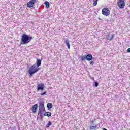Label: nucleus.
Returning a JSON list of instances; mask_svg holds the SVG:
<instances>
[{
	"mask_svg": "<svg viewBox=\"0 0 130 130\" xmlns=\"http://www.w3.org/2000/svg\"><path fill=\"white\" fill-rule=\"evenodd\" d=\"M85 59H87V55H82L81 57V60H82V61L85 60Z\"/></svg>",
	"mask_w": 130,
	"mask_h": 130,
	"instance_id": "12",
	"label": "nucleus"
},
{
	"mask_svg": "<svg viewBox=\"0 0 130 130\" xmlns=\"http://www.w3.org/2000/svg\"><path fill=\"white\" fill-rule=\"evenodd\" d=\"M36 64L37 66V68H39V67H40V66H41V60L38 59L37 60Z\"/></svg>",
	"mask_w": 130,
	"mask_h": 130,
	"instance_id": "9",
	"label": "nucleus"
},
{
	"mask_svg": "<svg viewBox=\"0 0 130 130\" xmlns=\"http://www.w3.org/2000/svg\"><path fill=\"white\" fill-rule=\"evenodd\" d=\"M46 94V91H45L44 93H41V96H43V95H45Z\"/></svg>",
	"mask_w": 130,
	"mask_h": 130,
	"instance_id": "22",
	"label": "nucleus"
},
{
	"mask_svg": "<svg viewBox=\"0 0 130 130\" xmlns=\"http://www.w3.org/2000/svg\"><path fill=\"white\" fill-rule=\"evenodd\" d=\"M39 70H40V68H38L37 67H36V64H34L31 66L28 71L29 77L32 76V75H34V74L37 73V72H38Z\"/></svg>",
	"mask_w": 130,
	"mask_h": 130,
	"instance_id": "2",
	"label": "nucleus"
},
{
	"mask_svg": "<svg viewBox=\"0 0 130 130\" xmlns=\"http://www.w3.org/2000/svg\"><path fill=\"white\" fill-rule=\"evenodd\" d=\"M93 6H97V4H98V0H93Z\"/></svg>",
	"mask_w": 130,
	"mask_h": 130,
	"instance_id": "17",
	"label": "nucleus"
},
{
	"mask_svg": "<svg viewBox=\"0 0 130 130\" xmlns=\"http://www.w3.org/2000/svg\"><path fill=\"white\" fill-rule=\"evenodd\" d=\"M40 107L43 110H45V108L44 107V104H40Z\"/></svg>",
	"mask_w": 130,
	"mask_h": 130,
	"instance_id": "15",
	"label": "nucleus"
},
{
	"mask_svg": "<svg viewBox=\"0 0 130 130\" xmlns=\"http://www.w3.org/2000/svg\"><path fill=\"white\" fill-rule=\"evenodd\" d=\"M32 39H33V38L31 36H28V35L24 34L21 39V44H27V43L30 42Z\"/></svg>",
	"mask_w": 130,
	"mask_h": 130,
	"instance_id": "1",
	"label": "nucleus"
},
{
	"mask_svg": "<svg viewBox=\"0 0 130 130\" xmlns=\"http://www.w3.org/2000/svg\"><path fill=\"white\" fill-rule=\"evenodd\" d=\"M45 5L46 6V8H49V2L46 1L45 2Z\"/></svg>",
	"mask_w": 130,
	"mask_h": 130,
	"instance_id": "18",
	"label": "nucleus"
},
{
	"mask_svg": "<svg viewBox=\"0 0 130 130\" xmlns=\"http://www.w3.org/2000/svg\"><path fill=\"white\" fill-rule=\"evenodd\" d=\"M44 89V84H41L40 87H38L37 90L38 91H39V90H41L42 91H43Z\"/></svg>",
	"mask_w": 130,
	"mask_h": 130,
	"instance_id": "10",
	"label": "nucleus"
},
{
	"mask_svg": "<svg viewBox=\"0 0 130 130\" xmlns=\"http://www.w3.org/2000/svg\"><path fill=\"white\" fill-rule=\"evenodd\" d=\"M90 64L91 66H93V64H94V61H92V60H90Z\"/></svg>",
	"mask_w": 130,
	"mask_h": 130,
	"instance_id": "21",
	"label": "nucleus"
},
{
	"mask_svg": "<svg viewBox=\"0 0 130 130\" xmlns=\"http://www.w3.org/2000/svg\"><path fill=\"white\" fill-rule=\"evenodd\" d=\"M52 103H49L47 104V108L49 109H51V108H52Z\"/></svg>",
	"mask_w": 130,
	"mask_h": 130,
	"instance_id": "13",
	"label": "nucleus"
},
{
	"mask_svg": "<svg viewBox=\"0 0 130 130\" xmlns=\"http://www.w3.org/2000/svg\"><path fill=\"white\" fill-rule=\"evenodd\" d=\"M102 13L104 16H106V17H107L110 15V10L107 7L104 8L102 10Z\"/></svg>",
	"mask_w": 130,
	"mask_h": 130,
	"instance_id": "3",
	"label": "nucleus"
},
{
	"mask_svg": "<svg viewBox=\"0 0 130 130\" xmlns=\"http://www.w3.org/2000/svg\"><path fill=\"white\" fill-rule=\"evenodd\" d=\"M65 43H66L68 49H70V48H71V45H70V42L69 41V40H66Z\"/></svg>",
	"mask_w": 130,
	"mask_h": 130,
	"instance_id": "11",
	"label": "nucleus"
},
{
	"mask_svg": "<svg viewBox=\"0 0 130 130\" xmlns=\"http://www.w3.org/2000/svg\"><path fill=\"white\" fill-rule=\"evenodd\" d=\"M90 129H97V125L95 126H90Z\"/></svg>",
	"mask_w": 130,
	"mask_h": 130,
	"instance_id": "16",
	"label": "nucleus"
},
{
	"mask_svg": "<svg viewBox=\"0 0 130 130\" xmlns=\"http://www.w3.org/2000/svg\"><path fill=\"white\" fill-rule=\"evenodd\" d=\"M44 116H48V117H49V116H51V113L50 112H46L44 113Z\"/></svg>",
	"mask_w": 130,
	"mask_h": 130,
	"instance_id": "14",
	"label": "nucleus"
},
{
	"mask_svg": "<svg viewBox=\"0 0 130 130\" xmlns=\"http://www.w3.org/2000/svg\"><path fill=\"white\" fill-rule=\"evenodd\" d=\"M103 130H107V129H106V128H103Z\"/></svg>",
	"mask_w": 130,
	"mask_h": 130,
	"instance_id": "25",
	"label": "nucleus"
},
{
	"mask_svg": "<svg viewBox=\"0 0 130 130\" xmlns=\"http://www.w3.org/2000/svg\"><path fill=\"white\" fill-rule=\"evenodd\" d=\"M115 35L113 34L111 37H110V36L109 35L107 36V40H109V41H111L113 38H114Z\"/></svg>",
	"mask_w": 130,
	"mask_h": 130,
	"instance_id": "8",
	"label": "nucleus"
},
{
	"mask_svg": "<svg viewBox=\"0 0 130 130\" xmlns=\"http://www.w3.org/2000/svg\"><path fill=\"white\" fill-rule=\"evenodd\" d=\"M117 6L120 9H123L125 7V2L123 0H119L117 2Z\"/></svg>",
	"mask_w": 130,
	"mask_h": 130,
	"instance_id": "4",
	"label": "nucleus"
},
{
	"mask_svg": "<svg viewBox=\"0 0 130 130\" xmlns=\"http://www.w3.org/2000/svg\"><path fill=\"white\" fill-rule=\"evenodd\" d=\"M127 52L130 53V48H128V49H127Z\"/></svg>",
	"mask_w": 130,
	"mask_h": 130,
	"instance_id": "24",
	"label": "nucleus"
},
{
	"mask_svg": "<svg viewBox=\"0 0 130 130\" xmlns=\"http://www.w3.org/2000/svg\"><path fill=\"white\" fill-rule=\"evenodd\" d=\"M52 124V123L51 121H49V123L46 125L47 127H49L50 125Z\"/></svg>",
	"mask_w": 130,
	"mask_h": 130,
	"instance_id": "20",
	"label": "nucleus"
},
{
	"mask_svg": "<svg viewBox=\"0 0 130 130\" xmlns=\"http://www.w3.org/2000/svg\"><path fill=\"white\" fill-rule=\"evenodd\" d=\"M38 115H40L41 117H42L43 114H42V112H41V111L40 110L39 111Z\"/></svg>",
	"mask_w": 130,
	"mask_h": 130,
	"instance_id": "19",
	"label": "nucleus"
},
{
	"mask_svg": "<svg viewBox=\"0 0 130 130\" xmlns=\"http://www.w3.org/2000/svg\"><path fill=\"white\" fill-rule=\"evenodd\" d=\"M38 86H40V84H38Z\"/></svg>",
	"mask_w": 130,
	"mask_h": 130,
	"instance_id": "26",
	"label": "nucleus"
},
{
	"mask_svg": "<svg viewBox=\"0 0 130 130\" xmlns=\"http://www.w3.org/2000/svg\"><path fill=\"white\" fill-rule=\"evenodd\" d=\"M37 108H38V105H37V104H36L31 108L32 113L35 114L37 112Z\"/></svg>",
	"mask_w": 130,
	"mask_h": 130,
	"instance_id": "6",
	"label": "nucleus"
},
{
	"mask_svg": "<svg viewBox=\"0 0 130 130\" xmlns=\"http://www.w3.org/2000/svg\"><path fill=\"white\" fill-rule=\"evenodd\" d=\"M95 87H98V85H99V84H98V82H96L95 83Z\"/></svg>",
	"mask_w": 130,
	"mask_h": 130,
	"instance_id": "23",
	"label": "nucleus"
},
{
	"mask_svg": "<svg viewBox=\"0 0 130 130\" xmlns=\"http://www.w3.org/2000/svg\"><path fill=\"white\" fill-rule=\"evenodd\" d=\"M93 60V56L91 54H87L86 55V60L90 61Z\"/></svg>",
	"mask_w": 130,
	"mask_h": 130,
	"instance_id": "7",
	"label": "nucleus"
},
{
	"mask_svg": "<svg viewBox=\"0 0 130 130\" xmlns=\"http://www.w3.org/2000/svg\"><path fill=\"white\" fill-rule=\"evenodd\" d=\"M35 3H36V0H30L27 3V7L28 8H32V7H34Z\"/></svg>",
	"mask_w": 130,
	"mask_h": 130,
	"instance_id": "5",
	"label": "nucleus"
}]
</instances>
